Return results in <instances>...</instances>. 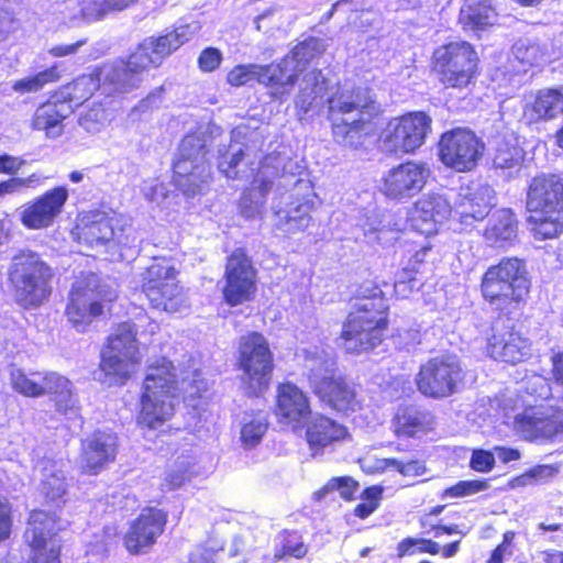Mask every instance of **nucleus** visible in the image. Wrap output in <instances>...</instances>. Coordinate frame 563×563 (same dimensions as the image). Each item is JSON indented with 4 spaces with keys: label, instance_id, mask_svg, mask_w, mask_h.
<instances>
[{
    "label": "nucleus",
    "instance_id": "f257e3e1",
    "mask_svg": "<svg viewBox=\"0 0 563 563\" xmlns=\"http://www.w3.org/2000/svg\"><path fill=\"white\" fill-rule=\"evenodd\" d=\"M384 109L368 87L340 88L327 99V119L336 143L358 150L373 136Z\"/></svg>",
    "mask_w": 563,
    "mask_h": 563
},
{
    "label": "nucleus",
    "instance_id": "f03ea898",
    "mask_svg": "<svg viewBox=\"0 0 563 563\" xmlns=\"http://www.w3.org/2000/svg\"><path fill=\"white\" fill-rule=\"evenodd\" d=\"M478 289L499 319L521 322L531 298L532 279L523 260L506 256L484 271Z\"/></svg>",
    "mask_w": 563,
    "mask_h": 563
},
{
    "label": "nucleus",
    "instance_id": "7ed1b4c3",
    "mask_svg": "<svg viewBox=\"0 0 563 563\" xmlns=\"http://www.w3.org/2000/svg\"><path fill=\"white\" fill-rule=\"evenodd\" d=\"M158 330L159 324L145 311L135 319L115 323L100 353L99 369L104 376L103 382L109 386L125 385L143 362L137 335H154Z\"/></svg>",
    "mask_w": 563,
    "mask_h": 563
},
{
    "label": "nucleus",
    "instance_id": "20e7f679",
    "mask_svg": "<svg viewBox=\"0 0 563 563\" xmlns=\"http://www.w3.org/2000/svg\"><path fill=\"white\" fill-rule=\"evenodd\" d=\"M390 306L378 285L364 289L345 317L340 339L345 352L361 355L374 351L388 338Z\"/></svg>",
    "mask_w": 563,
    "mask_h": 563
},
{
    "label": "nucleus",
    "instance_id": "39448f33",
    "mask_svg": "<svg viewBox=\"0 0 563 563\" xmlns=\"http://www.w3.org/2000/svg\"><path fill=\"white\" fill-rule=\"evenodd\" d=\"M178 377L174 363L157 356L146 365L139 397L136 423L141 429L161 430L176 415Z\"/></svg>",
    "mask_w": 563,
    "mask_h": 563
},
{
    "label": "nucleus",
    "instance_id": "423d86ee",
    "mask_svg": "<svg viewBox=\"0 0 563 563\" xmlns=\"http://www.w3.org/2000/svg\"><path fill=\"white\" fill-rule=\"evenodd\" d=\"M526 210L536 240L559 238L563 233V177L554 173L532 177L527 187Z\"/></svg>",
    "mask_w": 563,
    "mask_h": 563
},
{
    "label": "nucleus",
    "instance_id": "0eeeda50",
    "mask_svg": "<svg viewBox=\"0 0 563 563\" xmlns=\"http://www.w3.org/2000/svg\"><path fill=\"white\" fill-rule=\"evenodd\" d=\"M429 71L444 90L463 91L474 86L481 74V58L468 41H449L433 48Z\"/></svg>",
    "mask_w": 563,
    "mask_h": 563
},
{
    "label": "nucleus",
    "instance_id": "6e6552de",
    "mask_svg": "<svg viewBox=\"0 0 563 563\" xmlns=\"http://www.w3.org/2000/svg\"><path fill=\"white\" fill-rule=\"evenodd\" d=\"M53 268L36 252L23 250L13 256L8 283L14 302L24 310L47 302L53 292Z\"/></svg>",
    "mask_w": 563,
    "mask_h": 563
},
{
    "label": "nucleus",
    "instance_id": "1a4fd4ad",
    "mask_svg": "<svg viewBox=\"0 0 563 563\" xmlns=\"http://www.w3.org/2000/svg\"><path fill=\"white\" fill-rule=\"evenodd\" d=\"M234 368L240 387L249 398H260L271 388L275 357L262 332L249 331L239 338Z\"/></svg>",
    "mask_w": 563,
    "mask_h": 563
},
{
    "label": "nucleus",
    "instance_id": "9d476101",
    "mask_svg": "<svg viewBox=\"0 0 563 563\" xmlns=\"http://www.w3.org/2000/svg\"><path fill=\"white\" fill-rule=\"evenodd\" d=\"M179 269L172 258L154 257L141 274V292L151 309L168 314L180 313L189 307L187 292L178 279Z\"/></svg>",
    "mask_w": 563,
    "mask_h": 563
},
{
    "label": "nucleus",
    "instance_id": "9b49d317",
    "mask_svg": "<svg viewBox=\"0 0 563 563\" xmlns=\"http://www.w3.org/2000/svg\"><path fill=\"white\" fill-rule=\"evenodd\" d=\"M23 543L27 548V563H62L64 530L56 511L32 509L26 517Z\"/></svg>",
    "mask_w": 563,
    "mask_h": 563
},
{
    "label": "nucleus",
    "instance_id": "f8f14e48",
    "mask_svg": "<svg viewBox=\"0 0 563 563\" xmlns=\"http://www.w3.org/2000/svg\"><path fill=\"white\" fill-rule=\"evenodd\" d=\"M12 389L29 398L48 396L60 415L78 410L74 398L73 383L64 375L53 372H33L27 374L21 368L10 373Z\"/></svg>",
    "mask_w": 563,
    "mask_h": 563
},
{
    "label": "nucleus",
    "instance_id": "ddd939ff",
    "mask_svg": "<svg viewBox=\"0 0 563 563\" xmlns=\"http://www.w3.org/2000/svg\"><path fill=\"white\" fill-rule=\"evenodd\" d=\"M307 379L320 404L332 411L349 416L362 408L354 385L328 361L312 367Z\"/></svg>",
    "mask_w": 563,
    "mask_h": 563
},
{
    "label": "nucleus",
    "instance_id": "4468645a",
    "mask_svg": "<svg viewBox=\"0 0 563 563\" xmlns=\"http://www.w3.org/2000/svg\"><path fill=\"white\" fill-rule=\"evenodd\" d=\"M466 371L454 354L429 357L415 376L417 390L426 398L440 400L453 396L464 385Z\"/></svg>",
    "mask_w": 563,
    "mask_h": 563
},
{
    "label": "nucleus",
    "instance_id": "2eb2a0df",
    "mask_svg": "<svg viewBox=\"0 0 563 563\" xmlns=\"http://www.w3.org/2000/svg\"><path fill=\"white\" fill-rule=\"evenodd\" d=\"M222 300L238 307L255 299L258 289V271L245 247H235L225 258Z\"/></svg>",
    "mask_w": 563,
    "mask_h": 563
},
{
    "label": "nucleus",
    "instance_id": "dca6fc26",
    "mask_svg": "<svg viewBox=\"0 0 563 563\" xmlns=\"http://www.w3.org/2000/svg\"><path fill=\"white\" fill-rule=\"evenodd\" d=\"M431 169L426 162L407 159L386 170L379 192L394 202H406L418 196L429 183Z\"/></svg>",
    "mask_w": 563,
    "mask_h": 563
},
{
    "label": "nucleus",
    "instance_id": "f3484780",
    "mask_svg": "<svg viewBox=\"0 0 563 563\" xmlns=\"http://www.w3.org/2000/svg\"><path fill=\"white\" fill-rule=\"evenodd\" d=\"M485 145L471 130L454 128L441 134L438 155L444 166L457 173L473 170L482 158Z\"/></svg>",
    "mask_w": 563,
    "mask_h": 563
},
{
    "label": "nucleus",
    "instance_id": "a211bd4d",
    "mask_svg": "<svg viewBox=\"0 0 563 563\" xmlns=\"http://www.w3.org/2000/svg\"><path fill=\"white\" fill-rule=\"evenodd\" d=\"M432 119L423 111H410L389 120L384 144L395 154H412L431 132Z\"/></svg>",
    "mask_w": 563,
    "mask_h": 563
},
{
    "label": "nucleus",
    "instance_id": "6ab92c4d",
    "mask_svg": "<svg viewBox=\"0 0 563 563\" xmlns=\"http://www.w3.org/2000/svg\"><path fill=\"white\" fill-rule=\"evenodd\" d=\"M532 342L516 323L493 325L485 339L484 352L490 360L516 366L532 356Z\"/></svg>",
    "mask_w": 563,
    "mask_h": 563
},
{
    "label": "nucleus",
    "instance_id": "aec40b11",
    "mask_svg": "<svg viewBox=\"0 0 563 563\" xmlns=\"http://www.w3.org/2000/svg\"><path fill=\"white\" fill-rule=\"evenodd\" d=\"M168 511L155 506H145L129 523L122 543L131 555L148 553L164 534Z\"/></svg>",
    "mask_w": 563,
    "mask_h": 563
},
{
    "label": "nucleus",
    "instance_id": "412c9836",
    "mask_svg": "<svg viewBox=\"0 0 563 563\" xmlns=\"http://www.w3.org/2000/svg\"><path fill=\"white\" fill-rule=\"evenodd\" d=\"M208 150L202 137L196 134H187L180 141L179 154L173 163V181L186 196H194L200 190V177L196 170L205 169L203 163Z\"/></svg>",
    "mask_w": 563,
    "mask_h": 563
},
{
    "label": "nucleus",
    "instance_id": "4be33fe9",
    "mask_svg": "<svg viewBox=\"0 0 563 563\" xmlns=\"http://www.w3.org/2000/svg\"><path fill=\"white\" fill-rule=\"evenodd\" d=\"M66 186H55L27 201L20 214V222L29 230H43L52 227L60 217L68 201Z\"/></svg>",
    "mask_w": 563,
    "mask_h": 563
},
{
    "label": "nucleus",
    "instance_id": "5701e85b",
    "mask_svg": "<svg viewBox=\"0 0 563 563\" xmlns=\"http://www.w3.org/2000/svg\"><path fill=\"white\" fill-rule=\"evenodd\" d=\"M273 415L278 423L297 429L312 415L308 394L294 382L285 380L276 385Z\"/></svg>",
    "mask_w": 563,
    "mask_h": 563
},
{
    "label": "nucleus",
    "instance_id": "b1692460",
    "mask_svg": "<svg viewBox=\"0 0 563 563\" xmlns=\"http://www.w3.org/2000/svg\"><path fill=\"white\" fill-rule=\"evenodd\" d=\"M118 438L114 433L96 430L80 442V473L88 476L100 474L115 461Z\"/></svg>",
    "mask_w": 563,
    "mask_h": 563
},
{
    "label": "nucleus",
    "instance_id": "393cba45",
    "mask_svg": "<svg viewBox=\"0 0 563 563\" xmlns=\"http://www.w3.org/2000/svg\"><path fill=\"white\" fill-rule=\"evenodd\" d=\"M159 67V64L150 51L145 42L136 45L124 59L111 69L109 82L120 91H129L140 86L141 75L152 68Z\"/></svg>",
    "mask_w": 563,
    "mask_h": 563
},
{
    "label": "nucleus",
    "instance_id": "a878e982",
    "mask_svg": "<svg viewBox=\"0 0 563 563\" xmlns=\"http://www.w3.org/2000/svg\"><path fill=\"white\" fill-rule=\"evenodd\" d=\"M390 429L399 440H418L434 431L435 417L420 405L401 404L391 417Z\"/></svg>",
    "mask_w": 563,
    "mask_h": 563
},
{
    "label": "nucleus",
    "instance_id": "bb28decb",
    "mask_svg": "<svg viewBox=\"0 0 563 563\" xmlns=\"http://www.w3.org/2000/svg\"><path fill=\"white\" fill-rule=\"evenodd\" d=\"M118 219L101 210L79 214L71 230L74 240L89 247L106 245L114 239Z\"/></svg>",
    "mask_w": 563,
    "mask_h": 563
},
{
    "label": "nucleus",
    "instance_id": "cd10ccee",
    "mask_svg": "<svg viewBox=\"0 0 563 563\" xmlns=\"http://www.w3.org/2000/svg\"><path fill=\"white\" fill-rule=\"evenodd\" d=\"M103 302L93 297L92 289L78 285L70 289L64 313L70 325L77 332L84 333L97 318L103 314Z\"/></svg>",
    "mask_w": 563,
    "mask_h": 563
},
{
    "label": "nucleus",
    "instance_id": "c85d7f7f",
    "mask_svg": "<svg viewBox=\"0 0 563 563\" xmlns=\"http://www.w3.org/2000/svg\"><path fill=\"white\" fill-rule=\"evenodd\" d=\"M73 113L70 106L54 90L36 107L30 126L33 131L43 132L48 139H56L65 132V121Z\"/></svg>",
    "mask_w": 563,
    "mask_h": 563
},
{
    "label": "nucleus",
    "instance_id": "c756f323",
    "mask_svg": "<svg viewBox=\"0 0 563 563\" xmlns=\"http://www.w3.org/2000/svg\"><path fill=\"white\" fill-rule=\"evenodd\" d=\"M299 80V74L288 66L285 58L258 64L257 84L267 90L272 101L283 103L292 93Z\"/></svg>",
    "mask_w": 563,
    "mask_h": 563
},
{
    "label": "nucleus",
    "instance_id": "7c9ffc66",
    "mask_svg": "<svg viewBox=\"0 0 563 563\" xmlns=\"http://www.w3.org/2000/svg\"><path fill=\"white\" fill-rule=\"evenodd\" d=\"M452 212L448 200L439 194L420 197L412 206L410 220L415 231L431 235L437 232V223H441Z\"/></svg>",
    "mask_w": 563,
    "mask_h": 563
},
{
    "label": "nucleus",
    "instance_id": "2f4dec72",
    "mask_svg": "<svg viewBox=\"0 0 563 563\" xmlns=\"http://www.w3.org/2000/svg\"><path fill=\"white\" fill-rule=\"evenodd\" d=\"M305 437L313 452H322L325 448L340 443L350 437L347 428L333 418L316 413L306 422Z\"/></svg>",
    "mask_w": 563,
    "mask_h": 563
},
{
    "label": "nucleus",
    "instance_id": "473e14b6",
    "mask_svg": "<svg viewBox=\"0 0 563 563\" xmlns=\"http://www.w3.org/2000/svg\"><path fill=\"white\" fill-rule=\"evenodd\" d=\"M494 192L487 186H479L468 189L466 194L460 195L454 207V216L465 227L483 221L494 206Z\"/></svg>",
    "mask_w": 563,
    "mask_h": 563
},
{
    "label": "nucleus",
    "instance_id": "72a5a7b5",
    "mask_svg": "<svg viewBox=\"0 0 563 563\" xmlns=\"http://www.w3.org/2000/svg\"><path fill=\"white\" fill-rule=\"evenodd\" d=\"M303 181L299 180L297 185ZM309 189L302 197L294 196L286 208H279L275 211L278 227L285 229L288 233H297L307 229L311 221V212L314 210L316 194L312 187L305 183Z\"/></svg>",
    "mask_w": 563,
    "mask_h": 563
},
{
    "label": "nucleus",
    "instance_id": "f704fd0d",
    "mask_svg": "<svg viewBox=\"0 0 563 563\" xmlns=\"http://www.w3.org/2000/svg\"><path fill=\"white\" fill-rule=\"evenodd\" d=\"M103 68L96 66L88 74H81L55 91L70 106L73 112L87 102L100 88Z\"/></svg>",
    "mask_w": 563,
    "mask_h": 563
},
{
    "label": "nucleus",
    "instance_id": "c9c22d12",
    "mask_svg": "<svg viewBox=\"0 0 563 563\" xmlns=\"http://www.w3.org/2000/svg\"><path fill=\"white\" fill-rule=\"evenodd\" d=\"M309 545L305 542L301 532L296 529H283L276 538L274 553L265 554L262 563H277L288 560L301 561L306 558Z\"/></svg>",
    "mask_w": 563,
    "mask_h": 563
},
{
    "label": "nucleus",
    "instance_id": "e433bc0d",
    "mask_svg": "<svg viewBox=\"0 0 563 563\" xmlns=\"http://www.w3.org/2000/svg\"><path fill=\"white\" fill-rule=\"evenodd\" d=\"M518 220L510 209L497 210L484 230V238L493 246L505 247L517 239Z\"/></svg>",
    "mask_w": 563,
    "mask_h": 563
},
{
    "label": "nucleus",
    "instance_id": "4c0bfd02",
    "mask_svg": "<svg viewBox=\"0 0 563 563\" xmlns=\"http://www.w3.org/2000/svg\"><path fill=\"white\" fill-rule=\"evenodd\" d=\"M526 113L533 122L553 120L563 114V87L537 91Z\"/></svg>",
    "mask_w": 563,
    "mask_h": 563
},
{
    "label": "nucleus",
    "instance_id": "58836bf2",
    "mask_svg": "<svg viewBox=\"0 0 563 563\" xmlns=\"http://www.w3.org/2000/svg\"><path fill=\"white\" fill-rule=\"evenodd\" d=\"M430 235L422 232L411 231L401 244L402 256L407 260L404 268L415 269L416 274L422 273V266L427 264L428 257L433 250Z\"/></svg>",
    "mask_w": 563,
    "mask_h": 563
},
{
    "label": "nucleus",
    "instance_id": "ea45409f",
    "mask_svg": "<svg viewBox=\"0 0 563 563\" xmlns=\"http://www.w3.org/2000/svg\"><path fill=\"white\" fill-rule=\"evenodd\" d=\"M186 31L187 26H178L158 36H150L144 40L159 66L164 59L188 42Z\"/></svg>",
    "mask_w": 563,
    "mask_h": 563
},
{
    "label": "nucleus",
    "instance_id": "a19ab883",
    "mask_svg": "<svg viewBox=\"0 0 563 563\" xmlns=\"http://www.w3.org/2000/svg\"><path fill=\"white\" fill-rule=\"evenodd\" d=\"M497 12L489 0H479L467 5L460 14L464 29L483 31L495 24Z\"/></svg>",
    "mask_w": 563,
    "mask_h": 563
},
{
    "label": "nucleus",
    "instance_id": "79ce46f5",
    "mask_svg": "<svg viewBox=\"0 0 563 563\" xmlns=\"http://www.w3.org/2000/svg\"><path fill=\"white\" fill-rule=\"evenodd\" d=\"M517 429L530 440L549 439L555 435V421L550 416L519 415L515 419Z\"/></svg>",
    "mask_w": 563,
    "mask_h": 563
},
{
    "label": "nucleus",
    "instance_id": "37998d69",
    "mask_svg": "<svg viewBox=\"0 0 563 563\" xmlns=\"http://www.w3.org/2000/svg\"><path fill=\"white\" fill-rule=\"evenodd\" d=\"M306 85L300 88L297 96V106L308 112L321 99L327 90V79L321 70H312L305 77Z\"/></svg>",
    "mask_w": 563,
    "mask_h": 563
},
{
    "label": "nucleus",
    "instance_id": "c03bdc74",
    "mask_svg": "<svg viewBox=\"0 0 563 563\" xmlns=\"http://www.w3.org/2000/svg\"><path fill=\"white\" fill-rule=\"evenodd\" d=\"M60 77L59 67L54 64L36 74L15 80L12 89L21 95L37 92L46 85L57 82Z\"/></svg>",
    "mask_w": 563,
    "mask_h": 563
},
{
    "label": "nucleus",
    "instance_id": "a18cd8bd",
    "mask_svg": "<svg viewBox=\"0 0 563 563\" xmlns=\"http://www.w3.org/2000/svg\"><path fill=\"white\" fill-rule=\"evenodd\" d=\"M395 550L397 559L424 553L438 555L440 553V544L430 538L406 537L396 544Z\"/></svg>",
    "mask_w": 563,
    "mask_h": 563
},
{
    "label": "nucleus",
    "instance_id": "49530a36",
    "mask_svg": "<svg viewBox=\"0 0 563 563\" xmlns=\"http://www.w3.org/2000/svg\"><path fill=\"white\" fill-rule=\"evenodd\" d=\"M360 487L351 476H336L330 478L322 487L313 493V499L317 501L322 500L328 494L338 490L340 497L345 501H352L356 497L357 489Z\"/></svg>",
    "mask_w": 563,
    "mask_h": 563
},
{
    "label": "nucleus",
    "instance_id": "de8ad7c7",
    "mask_svg": "<svg viewBox=\"0 0 563 563\" xmlns=\"http://www.w3.org/2000/svg\"><path fill=\"white\" fill-rule=\"evenodd\" d=\"M41 495L47 504H55L60 507L64 504V496L67 492L66 478L60 473H51L41 482Z\"/></svg>",
    "mask_w": 563,
    "mask_h": 563
},
{
    "label": "nucleus",
    "instance_id": "09e8293b",
    "mask_svg": "<svg viewBox=\"0 0 563 563\" xmlns=\"http://www.w3.org/2000/svg\"><path fill=\"white\" fill-rule=\"evenodd\" d=\"M267 428L268 422L266 418L261 412H257L242 426L241 442L245 448H254L261 442Z\"/></svg>",
    "mask_w": 563,
    "mask_h": 563
},
{
    "label": "nucleus",
    "instance_id": "8fccbe9b",
    "mask_svg": "<svg viewBox=\"0 0 563 563\" xmlns=\"http://www.w3.org/2000/svg\"><path fill=\"white\" fill-rule=\"evenodd\" d=\"M423 283L418 278V274L411 268H401L395 283L394 295L399 299H407L417 292Z\"/></svg>",
    "mask_w": 563,
    "mask_h": 563
},
{
    "label": "nucleus",
    "instance_id": "3c124183",
    "mask_svg": "<svg viewBox=\"0 0 563 563\" xmlns=\"http://www.w3.org/2000/svg\"><path fill=\"white\" fill-rule=\"evenodd\" d=\"M522 161L523 154L519 147L505 144L496 150L493 165L496 169L514 170L521 166Z\"/></svg>",
    "mask_w": 563,
    "mask_h": 563
},
{
    "label": "nucleus",
    "instance_id": "603ef678",
    "mask_svg": "<svg viewBox=\"0 0 563 563\" xmlns=\"http://www.w3.org/2000/svg\"><path fill=\"white\" fill-rule=\"evenodd\" d=\"M257 68L258 64H239L232 67L227 76L225 81L231 87H242L251 84L252 81L257 82Z\"/></svg>",
    "mask_w": 563,
    "mask_h": 563
},
{
    "label": "nucleus",
    "instance_id": "864d4df0",
    "mask_svg": "<svg viewBox=\"0 0 563 563\" xmlns=\"http://www.w3.org/2000/svg\"><path fill=\"white\" fill-rule=\"evenodd\" d=\"M488 487L489 483L487 479L459 481L445 489L444 496L451 498H461L484 492L488 489Z\"/></svg>",
    "mask_w": 563,
    "mask_h": 563
},
{
    "label": "nucleus",
    "instance_id": "5fc2aeb1",
    "mask_svg": "<svg viewBox=\"0 0 563 563\" xmlns=\"http://www.w3.org/2000/svg\"><path fill=\"white\" fill-rule=\"evenodd\" d=\"M192 477V472L189 465H179L166 472L163 482L162 490L173 492L181 488Z\"/></svg>",
    "mask_w": 563,
    "mask_h": 563
},
{
    "label": "nucleus",
    "instance_id": "6e6d98bb",
    "mask_svg": "<svg viewBox=\"0 0 563 563\" xmlns=\"http://www.w3.org/2000/svg\"><path fill=\"white\" fill-rule=\"evenodd\" d=\"M13 507L8 497L0 493V543L9 540L13 532Z\"/></svg>",
    "mask_w": 563,
    "mask_h": 563
},
{
    "label": "nucleus",
    "instance_id": "4d7b16f0",
    "mask_svg": "<svg viewBox=\"0 0 563 563\" xmlns=\"http://www.w3.org/2000/svg\"><path fill=\"white\" fill-rule=\"evenodd\" d=\"M222 59L223 56L219 48L213 46L206 47L198 56V68L202 73H212L220 67Z\"/></svg>",
    "mask_w": 563,
    "mask_h": 563
},
{
    "label": "nucleus",
    "instance_id": "13d9d810",
    "mask_svg": "<svg viewBox=\"0 0 563 563\" xmlns=\"http://www.w3.org/2000/svg\"><path fill=\"white\" fill-rule=\"evenodd\" d=\"M470 466L478 473H488L495 467L494 451L475 449L470 459Z\"/></svg>",
    "mask_w": 563,
    "mask_h": 563
},
{
    "label": "nucleus",
    "instance_id": "bf43d9fd",
    "mask_svg": "<svg viewBox=\"0 0 563 563\" xmlns=\"http://www.w3.org/2000/svg\"><path fill=\"white\" fill-rule=\"evenodd\" d=\"M550 362V379L560 391L558 400L563 401V351L553 353Z\"/></svg>",
    "mask_w": 563,
    "mask_h": 563
},
{
    "label": "nucleus",
    "instance_id": "052dcab7",
    "mask_svg": "<svg viewBox=\"0 0 563 563\" xmlns=\"http://www.w3.org/2000/svg\"><path fill=\"white\" fill-rule=\"evenodd\" d=\"M38 177L35 174L30 175L26 178L22 177H10L5 180L0 181V198L5 195H12L20 191L24 187H30L33 183H37Z\"/></svg>",
    "mask_w": 563,
    "mask_h": 563
},
{
    "label": "nucleus",
    "instance_id": "680f3d73",
    "mask_svg": "<svg viewBox=\"0 0 563 563\" xmlns=\"http://www.w3.org/2000/svg\"><path fill=\"white\" fill-rule=\"evenodd\" d=\"M107 119L106 109L101 103H95L80 118V123L86 129L95 128V124H103Z\"/></svg>",
    "mask_w": 563,
    "mask_h": 563
},
{
    "label": "nucleus",
    "instance_id": "e2e57ef3",
    "mask_svg": "<svg viewBox=\"0 0 563 563\" xmlns=\"http://www.w3.org/2000/svg\"><path fill=\"white\" fill-rule=\"evenodd\" d=\"M24 161L9 154H0V174L13 176L23 166Z\"/></svg>",
    "mask_w": 563,
    "mask_h": 563
},
{
    "label": "nucleus",
    "instance_id": "0e129e2a",
    "mask_svg": "<svg viewBox=\"0 0 563 563\" xmlns=\"http://www.w3.org/2000/svg\"><path fill=\"white\" fill-rule=\"evenodd\" d=\"M427 472V466L423 461L410 460L402 462L401 470L399 472L402 476H421Z\"/></svg>",
    "mask_w": 563,
    "mask_h": 563
},
{
    "label": "nucleus",
    "instance_id": "69168bd1",
    "mask_svg": "<svg viewBox=\"0 0 563 563\" xmlns=\"http://www.w3.org/2000/svg\"><path fill=\"white\" fill-rule=\"evenodd\" d=\"M137 0H100V8L103 13L123 11L133 4Z\"/></svg>",
    "mask_w": 563,
    "mask_h": 563
},
{
    "label": "nucleus",
    "instance_id": "338daca9",
    "mask_svg": "<svg viewBox=\"0 0 563 563\" xmlns=\"http://www.w3.org/2000/svg\"><path fill=\"white\" fill-rule=\"evenodd\" d=\"M86 43V40H79L73 44L67 45H55L48 49L49 55L53 57H64L67 55H71L77 52V49Z\"/></svg>",
    "mask_w": 563,
    "mask_h": 563
},
{
    "label": "nucleus",
    "instance_id": "774afa93",
    "mask_svg": "<svg viewBox=\"0 0 563 563\" xmlns=\"http://www.w3.org/2000/svg\"><path fill=\"white\" fill-rule=\"evenodd\" d=\"M493 451L497 454L501 463L507 464L520 459L521 454L518 449L501 445L494 446Z\"/></svg>",
    "mask_w": 563,
    "mask_h": 563
}]
</instances>
